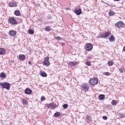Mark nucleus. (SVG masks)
Instances as JSON below:
<instances>
[{
  "mask_svg": "<svg viewBox=\"0 0 125 125\" xmlns=\"http://www.w3.org/2000/svg\"><path fill=\"white\" fill-rule=\"evenodd\" d=\"M0 86H1L2 88L7 89V90L10 89V83L8 82L0 83Z\"/></svg>",
  "mask_w": 125,
  "mask_h": 125,
  "instance_id": "f257e3e1",
  "label": "nucleus"
},
{
  "mask_svg": "<svg viewBox=\"0 0 125 125\" xmlns=\"http://www.w3.org/2000/svg\"><path fill=\"white\" fill-rule=\"evenodd\" d=\"M89 83L90 84H91L92 85H95L98 83V79L96 78L90 79L89 81Z\"/></svg>",
  "mask_w": 125,
  "mask_h": 125,
  "instance_id": "f03ea898",
  "label": "nucleus"
},
{
  "mask_svg": "<svg viewBox=\"0 0 125 125\" xmlns=\"http://www.w3.org/2000/svg\"><path fill=\"white\" fill-rule=\"evenodd\" d=\"M81 87L83 91H88L89 90V86L86 83H83L81 85Z\"/></svg>",
  "mask_w": 125,
  "mask_h": 125,
  "instance_id": "7ed1b4c3",
  "label": "nucleus"
},
{
  "mask_svg": "<svg viewBox=\"0 0 125 125\" xmlns=\"http://www.w3.org/2000/svg\"><path fill=\"white\" fill-rule=\"evenodd\" d=\"M93 48V45L91 43H87L85 45V49L87 51H91Z\"/></svg>",
  "mask_w": 125,
  "mask_h": 125,
  "instance_id": "20e7f679",
  "label": "nucleus"
},
{
  "mask_svg": "<svg viewBox=\"0 0 125 125\" xmlns=\"http://www.w3.org/2000/svg\"><path fill=\"white\" fill-rule=\"evenodd\" d=\"M49 57H45L44 59L43 64L44 66H49V65H50V62H49Z\"/></svg>",
  "mask_w": 125,
  "mask_h": 125,
  "instance_id": "39448f33",
  "label": "nucleus"
},
{
  "mask_svg": "<svg viewBox=\"0 0 125 125\" xmlns=\"http://www.w3.org/2000/svg\"><path fill=\"white\" fill-rule=\"evenodd\" d=\"M74 12L77 15H81L82 14V9L79 7H77L75 8Z\"/></svg>",
  "mask_w": 125,
  "mask_h": 125,
  "instance_id": "423d86ee",
  "label": "nucleus"
},
{
  "mask_svg": "<svg viewBox=\"0 0 125 125\" xmlns=\"http://www.w3.org/2000/svg\"><path fill=\"white\" fill-rule=\"evenodd\" d=\"M8 22L12 25H16V24H17V21H16V20L14 18H10L8 19Z\"/></svg>",
  "mask_w": 125,
  "mask_h": 125,
  "instance_id": "0eeeda50",
  "label": "nucleus"
},
{
  "mask_svg": "<svg viewBox=\"0 0 125 125\" xmlns=\"http://www.w3.org/2000/svg\"><path fill=\"white\" fill-rule=\"evenodd\" d=\"M115 25V27H116L117 28H119V29H121V28H123L124 27V25H125V23L123 21H119Z\"/></svg>",
  "mask_w": 125,
  "mask_h": 125,
  "instance_id": "6e6552de",
  "label": "nucleus"
},
{
  "mask_svg": "<svg viewBox=\"0 0 125 125\" xmlns=\"http://www.w3.org/2000/svg\"><path fill=\"white\" fill-rule=\"evenodd\" d=\"M9 7H16L17 6V2L13 0L12 1L9 3Z\"/></svg>",
  "mask_w": 125,
  "mask_h": 125,
  "instance_id": "1a4fd4ad",
  "label": "nucleus"
},
{
  "mask_svg": "<svg viewBox=\"0 0 125 125\" xmlns=\"http://www.w3.org/2000/svg\"><path fill=\"white\" fill-rule=\"evenodd\" d=\"M32 92H33V91L29 88H26L24 90V93H25V94H32Z\"/></svg>",
  "mask_w": 125,
  "mask_h": 125,
  "instance_id": "9d476101",
  "label": "nucleus"
},
{
  "mask_svg": "<svg viewBox=\"0 0 125 125\" xmlns=\"http://www.w3.org/2000/svg\"><path fill=\"white\" fill-rule=\"evenodd\" d=\"M19 58L21 61H24L26 60V56H25V55H23V54L20 55L19 56Z\"/></svg>",
  "mask_w": 125,
  "mask_h": 125,
  "instance_id": "9b49d317",
  "label": "nucleus"
},
{
  "mask_svg": "<svg viewBox=\"0 0 125 125\" xmlns=\"http://www.w3.org/2000/svg\"><path fill=\"white\" fill-rule=\"evenodd\" d=\"M9 35L12 37H13L16 35V32H15L14 30H11L9 32Z\"/></svg>",
  "mask_w": 125,
  "mask_h": 125,
  "instance_id": "f8f14e48",
  "label": "nucleus"
},
{
  "mask_svg": "<svg viewBox=\"0 0 125 125\" xmlns=\"http://www.w3.org/2000/svg\"><path fill=\"white\" fill-rule=\"evenodd\" d=\"M78 63L77 61L71 62L68 63V65L69 66H76V65Z\"/></svg>",
  "mask_w": 125,
  "mask_h": 125,
  "instance_id": "ddd939ff",
  "label": "nucleus"
},
{
  "mask_svg": "<svg viewBox=\"0 0 125 125\" xmlns=\"http://www.w3.org/2000/svg\"><path fill=\"white\" fill-rule=\"evenodd\" d=\"M5 49L3 48H0V55H3L5 54Z\"/></svg>",
  "mask_w": 125,
  "mask_h": 125,
  "instance_id": "4468645a",
  "label": "nucleus"
},
{
  "mask_svg": "<svg viewBox=\"0 0 125 125\" xmlns=\"http://www.w3.org/2000/svg\"><path fill=\"white\" fill-rule=\"evenodd\" d=\"M111 35V33L109 32H106L104 34V39H106V38H108L110 35Z\"/></svg>",
  "mask_w": 125,
  "mask_h": 125,
  "instance_id": "2eb2a0df",
  "label": "nucleus"
},
{
  "mask_svg": "<svg viewBox=\"0 0 125 125\" xmlns=\"http://www.w3.org/2000/svg\"><path fill=\"white\" fill-rule=\"evenodd\" d=\"M108 40L110 42H114L115 41V37H114V35H111L108 38Z\"/></svg>",
  "mask_w": 125,
  "mask_h": 125,
  "instance_id": "dca6fc26",
  "label": "nucleus"
},
{
  "mask_svg": "<svg viewBox=\"0 0 125 125\" xmlns=\"http://www.w3.org/2000/svg\"><path fill=\"white\" fill-rule=\"evenodd\" d=\"M99 100H104L105 99V95L104 94H101L99 96Z\"/></svg>",
  "mask_w": 125,
  "mask_h": 125,
  "instance_id": "f3484780",
  "label": "nucleus"
},
{
  "mask_svg": "<svg viewBox=\"0 0 125 125\" xmlns=\"http://www.w3.org/2000/svg\"><path fill=\"white\" fill-rule=\"evenodd\" d=\"M14 14L15 15H16V16H20V11L19 10H16L14 12Z\"/></svg>",
  "mask_w": 125,
  "mask_h": 125,
  "instance_id": "a211bd4d",
  "label": "nucleus"
},
{
  "mask_svg": "<svg viewBox=\"0 0 125 125\" xmlns=\"http://www.w3.org/2000/svg\"><path fill=\"white\" fill-rule=\"evenodd\" d=\"M41 76L43 78H46V77H47V74L45 72H42L41 73Z\"/></svg>",
  "mask_w": 125,
  "mask_h": 125,
  "instance_id": "6ab92c4d",
  "label": "nucleus"
},
{
  "mask_svg": "<svg viewBox=\"0 0 125 125\" xmlns=\"http://www.w3.org/2000/svg\"><path fill=\"white\" fill-rule=\"evenodd\" d=\"M54 116L56 118H58V117H60V116H61V113H60V112H56L54 114Z\"/></svg>",
  "mask_w": 125,
  "mask_h": 125,
  "instance_id": "aec40b11",
  "label": "nucleus"
},
{
  "mask_svg": "<svg viewBox=\"0 0 125 125\" xmlns=\"http://www.w3.org/2000/svg\"><path fill=\"white\" fill-rule=\"evenodd\" d=\"M22 103L23 105H28V102H27L26 100L24 99L22 100Z\"/></svg>",
  "mask_w": 125,
  "mask_h": 125,
  "instance_id": "412c9836",
  "label": "nucleus"
},
{
  "mask_svg": "<svg viewBox=\"0 0 125 125\" xmlns=\"http://www.w3.org/2000/svg\"><path fill=\"white\" fill-rule=\"evenodd\" d=\"M108 14L109 16H114L115 13L114 12V11H110L108 13Z\"/></svg>",
  "mask_w": 125,
  "mask_h": 125,
  "instance_id": "4be33fe9",
  "label": "nucleus"
},
{
  "mask_svg": "<svg viewBox=\"0 0 125 125\" xmlns=\"http://www.w3.org/2000/svg\"><path fill=\"white\" fill-rule=\"evenodd\" d=\"M45 31H46V32H50V31H51V28L49 26H46L45 28Z\"/></svg>",
  "mask_w": 125,
  "mask_h": 125,
  "instance_id": "5701e85b",
  "label": "nucleus"
},
{
  "mask_svg": "<svg viewBox=\"0 0 125 125\" xmlns=\"http://www.w3.org/2000/svg\"><path fill=\"white\" fill-rule=\"evenodd\" d=\"M0 77L1 78H5V77H6V74H5V73H4V72H1L0 74Z\"/></svg>",
  "mask_w": 125,
  "mask_h": 125,
  "instance_id": "b1692460",
  "label": "nucleus"
},
{
  "mask_svg": "<svg viewBox=\"0 0 125 125\" xmlns=\"http://www.w3.org/2000/svg\"><path fill=\"white\" fill-rule=\"evenodd\" d=\"M28 32L30 35H34V30L29 29Z\"/></svg>",
  "mask_w": 125,
  "mask_h": 125,
  "instance_id": "393cba45",
  "label": "nucleus"
},
{
  "mask_svg": "<svg viewBox=\"0 0 125 125\" xmlns=\"http://www.w3.org/2000/svg\"><path fill=\"white\" fill-rule=\"evenodd\" d=\"M112 105H113V106H116L117 105V101L116 100H112L111 102Z\"/></svg>",
  "mask_w": 125,
  "mask_h": 125,
  "instance_id": "a878e982",
  "label": "nucleus"
},
{
  "mask_svg": "<svg viewBox=\"0 0 125 125\" xmlns=\"http://www.w3.org/2000/svg\"><path fill=\"white\" fill-rule=\"evenodd\" d=\"M86 120L88 121V122H90L91 121V117H90V116L88 115L86 116Z\"/></svg>",
  "mask_w": 125,
  "mask_h": 125,
  "instance_id": "bb28decb",
  "label": "nucleus"
},
{
  "mask_svg": "<svg viewBox=\"0 0 125 125\" xmlns=\"http://www.w3.org/2000/svg\"><path fill=\"white\" fill-rule=\"evenodd\" d=\"M85 65L87 66H91V62L89 61H87L85 62Z\"/></svg>",
  "mask_w": 125,
  "mask_h": 125,
  "instance_id": "cd10ccee",
  "label": "nucleus"
},
{
  "mask_svg": "<svg viewBox=\"0 0 125 125\" xmlns=\"http://www.w3.org/2000/svg\"><path fill=\"white\" fill-rule=\"evenodd\" d=\"M99 38H102V39H104V34L101 33L99 35Z\"/></svg>",
  "mask_w": 125,
  "mask_h": 125,
  "instance_id": "c85d7f7f",
  "label": "nucleus"
},
{
  "mask_svg": "<svg viewBox=\"0 0 125 125\" xmlns=\"http://www.w3.org/2000/svg\"><path fill=\"white\" fill-rule=\"evenodd\" d=\"M68 104H64L63 105V109H67L68 108Z\"/></svg>",
  "mask_w": 125,
  "mask_h": 125,
  "instance_id": "c756f323",
  "label": "nucleus"
},
{
  "mask_svg": "<svg viewBox=\"0 0 125 125\" xmlns=\"http://www.w3.org/2000/svg\"><path fill=\"white\" fill-rule=\"evenodd\" d=\"M108 66H113V62H112L111 61H108Z\"/></svg>",
  "mask_w": 125,
  "mask_h": 125,
  "instance_id": "7c9ffc66",
  "label": "nucleus"
},
{
  "mask_svg": "<svg viewBox=\"0 0 125 125\" xmlns=\"http://www.w3.org/2000/svg\"><path fill=\"white\" fill-rule=\"evenodd\" d=\"M56 108V104L52 103V108L55 109Z\"/></svg>",
  "mask_w": 125,
  "mask_h": 125,
  "instance_id": "2f4dec72",
  "label": "nucleus"
},
{
  "mask_svg": "<svg viewBox=\"0 0 125 125\" xmlns=\"http://www.w3.org/2000/svg\"><path fill=\"white\" fill-rule=\"evenodd\" d=\"M52 103H50L47 105V108H52Z\"/></svg>",
  "mask_w": 125,
  "mask_h": 125,
  "instance_id": "473e14b6",
  "label": "nucleus"
},
{
  "mask_svg": "<svg viewBox=\"0 0 125 125\" xmlns=\"http://www.w3.org/2000/svg\"><path fill=\"white\" fill-rule=\"evenodd\" d=\"M56 40H57L58 41H61L62 38L60 37H56Z\"/></svg>",
  "mask_w": 125,
  "mask_h": 125,
  "instance_id": "72a5a7b5",
  "label": "nucleus"
},
{
  "mask_svg": "<svg viewBox=\"0 0 125 125\" xmlns=\"http://www.w3.org/2000/svg\"><path fill=\"white\" fill-rule=\"evenodd\" d=\"M119 116L121 118H125V114L123 113H120Z\"/></svg>",
  "mask_w": 125,
  "mask_h": 125,
  "instance_id": "f704fd0d",
  "label": "nucleus"
},
{
  "mask_svg": "<svg viewBox=\"0 0 125 125\" xmlns=\"http://www.w3.org/2000/svg\"><path fill=\"white\" fill-rule=\"evenodd\" d=\"M41 101H45V97H42L41 99Z\"/></svg>",
  "mask_w": 125,
  "mask_h": 125,
  "instance_id": "c9c22d12",
  "label": "nucleus"
},
{
  "mask_svg": "<svg viewBox=\"0 0 125 125\" xmlns=\"http://www.w3.org/2000/svg\"><path fill=\"white\" fill-rule=\"evenodd\" d=\"M104 75H105V76H109L110 73L108 72H104Z\"/></svg>",
  "mask_w": 125,
  "mask_h": 125,
  "instance_id": "e433bc0d",
  "label": "nucleus"
},
{
  "mask_svg": "<svg viewBox=\"0 0 125 125\" xmlns=\"http://www.w3.org/2000/svg\"><path fill=\"white\" fill-rule=\"evenodd\" d=\"M103 120H108V117H107V116H103Z\"/></svg>",
  "mask_w": 125,
  "mask_h": 125,
  "instance_id": "4c0bfd02",
  "label": "nucleus"
},
{
  "mask_svg": "<svg viewBox=\"0 0 125 125\" xmlns=\"http://www.w3.org/2000/svg\"><path fill=\"white\" fill-rule=\"evenodd\" d=\"M119 71H120V73H124V69H122V68H119Z\"/></svg>",
  "mask_w": 125,
  "mask_h": 125,
  "instance_id": "58836bf2",
  "label": "nucleus"
},
{
  "mask_svg": "<svg viewBox=\"0 0 125 125\" xmlns=\"http://www.w3.org/2000/svg\"><path fill=\"white\" fill-rule=\"evenodd\" d=\"M87 58L88 59H93V57L88 56Z\"/></svg>",
  "mask_w": 125,
  "mask_h": 125,
  "instance_id": "ea45409f",
  "label": "nucleus"
},
{
  "mask_svg": "<svg viewBox=\"0 0 125 125\" xmlns=\"http://www.w3.org/2000/svg\"><path fill=\"white\" fill-rule=\"evenodd\" d=\"M123 51L125 52V46L123 47Z\"/></svg>",
  "mask_w": 125,
  "mask_h": 125,
  "instance_id": "a19ab883",
  "label": "nucleus"
},
{
  "mask_svg": "<svg viewBox=\"0 0 125 125\" xmlns=\"http://www.w3.org/2000/svg\"><path fill=\"white\" fill-rule=\"evenodd\" d=\"M114 1H120V0H114Z\"/></svg>",
  "mask_w": 125,
  "mask_h": 125,
  "instance_id": "79ce46f5",
  "label": "nucleus"
},
{
  "mask_svg": "<svg viewBox=\"0 0 125 125\" xmlns=\"http://www.w3.org/2000/svg\"><path fill=\"white\" fill-rule=\"evenodd\" d=\"M31 63H32V62H28V64H31Z\"/></svg>",
  "mask_w": 125,
  "mask_h": 125,
  "instance_id": "37998d69",
  "label": "nucleus"
},
{
  "mask_svg": "<svg viewBox=\"0 0 125 125\" xmlns=\"http://www.w3.org/2000/svg\"><path fill=\"white\" fill-rule=\"evenodd\" d=\"M48 19H50V17H47Z\"/></svg>",
  "mask_w": 125,
  "mask_h": 125,
  "instance_id": "c03bdc74",
  "label": "nucleus"
},
{
  "mask_svg": "<svg viewBox=\"0 0 125 125\" xmlns=\"http://www.w3.org/2000/svg\"><path fill=\"white\" fill-rule=\"evenodd\" d=\"M62 45H64L65 44V43H62Z\"/></svg>",
  "mask_w": 125,
  "mask_h": 125,
  "instance_id": "a18cd8bd",
  "label": "nucleus"
}]
</instances>
